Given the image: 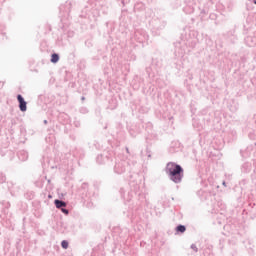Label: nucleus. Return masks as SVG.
<instances>
[{
    "mask_svg": "<svg viewBox=\"0 0 256 256\" xmlns=\"http://www.w3.org/2000/svg\"><path fill=\"white\" fill-rule=\"evenodd\" d=\"M166 173H168L171 181L174 183H181L183 179V168L174 162H169L166 166Z\"/></svg>",
    "mask_w": 256,
    "mask_h": 256,
    "instance_id": "f257e3e1",
    "label": "nucleus"
},
{
    "mask_svg": "<svg viewBox=\"0 0 256 256\" xmlns=\"http://www.w3.org/2000/svg\"><path fill=\"white\" fill-rule=\"evenodd\" d=\"M17 100L19 103L20 111H23V112L27 111V102L25 101V99H23V96H21V94L17 96Z\"/></svg>",
    "mask_w": 256,
    "mask_h": 256,
    "instance_id": "f03ea898",
    "label": "nucleus"
},
{
    "mask_svg": "<svg viewBox=\"0 0 256 256\" xmlns=\"http://www.w3.org/2000/svg\"><path fill=\"white\" fill-rule=\"evenodd\" d=\"M54 203H55L57 209H61V207H67V203H65L61 200H55Z\"/></svg>",
    "mask_w": 256,
    "mask_h": 256,
    "instance_id": "7ed1b4c3",
    "label": "nucleus"
},
{
    "mask_svg": "<svg viewBox=\"0 0 256 256\" xmlns=\"http://www.w3.org/2000/svg\"><path fill=\"white\" fill-rule=\"evenodd\" d=\"M58 61H59V55L58 54H52L51 63H57Z\"/></svg>",
    "mask_w": 256,
    "mask_h": 256,
    "instance_id": "20e7f679",
    "label": "nucleus"
},
{
    "mask_svg": "<svg viewBox=\"0 0 256 256\" xmlns=\"http://www.w3.org/2000/svg\"><path fill=\"white\" fill-rule=\"evenodd\" d=\"M176 231H178L179 233H185L186 228H185V226H183V225H179V226L176 228Z\"/></svg>",
    "mask_w": 256,
    "mask_h": 256,
    "instance_id": "39448f33",
    "label": "nucleus"
},
{
    "mask_svg": "<svg viewBox=\"0 0 256 256\" xmlns=\"http://www.w3.org/2000/svg\"><path fill=\"white\" fill-rule=\"evenodd\" d=\"M61 245H62V248H63V249H68V247H69V242H67V240H63L62 243H61Z\"/></svg>",
    "mask_w": 256,
    "mask_h": 256,
    "instance_id": "423d86ee",
    "label": "nucleus"
},
{
    "mask_svg": "<svg viewBox=\"0 0 256 256\" xmlns=\"http://www.w3.org/2000/svg\"><path fill=\"white\" fill-rule=\"evenodd\" d=\"M62 213H64L65 215H69V210L62 208L61 209Z\"/></svg>",
    "mask_w": 256,
    "mask_h": 256,
    "instance_id": "0eeeda50",
    "label": "nucleus"
},
{
    "mask_svg": "<svg viewBox=\"0 0 256 256\" xmlns=\"http://www.w3.org/2000/svg\"><path fill=\"white\" fill-rule=\"evenodd\" d=\"M254 3L256 4V0L254 1Z\"/></svg>",
    "mask_w": 256,
    "mask_h": 256,
    "instance_id": "6e6552de",
    "label": "nucleus"
}]
</instances>
